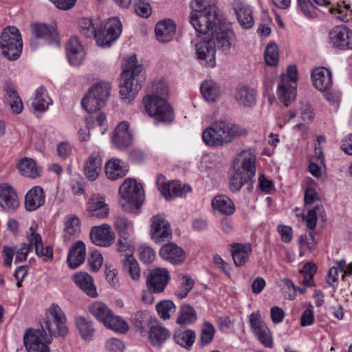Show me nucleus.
I'll return each mask as SVG.
<instances>
[{
    "label": "nucleus",
    "instance_id": "45",
    "mask_svg": "<svg viewBox=\"0 0 352 352\" xmlns=\"http://www.w3.org/2000/svg\"><path fill=\"white\" fill-rule=\"evenodd\" d=\"M18 168L21 173L25 177L34 178L38 175L36 162L31 158L24 157L21 160L18 165Z\"/></svg>",
    "mask_w": 352,
    "mask_h": 352
},
{
    "label": "nucleus",
    "instance_id": "6",
    "mask_svg": "<svg viewBox=\"0 0 352 352\" xmlns=\"http://www.w3.org/2000/svg\"><path fill=\"white\" fill-rule=\"evenodd\" d=\"M66 319L65 313L56 304H52L45 312V319L41 322V328L43 332L52 336L63 338L66 335Z\"/></svg>",
    "mask_w": 352,
    "mask_h": 352
},
{
    "label": "nucleus",
    "instance_id": "60",
    "mask_svg": "<svg viewBox=\"0 0 352 352\" xmlns=\"http://www.w3.org/2000/svg\"><path fill=\"white\" fill-rule=\"evenodd\" d=\"M303 14L309 19H315L318 14L315 7L310 0H297Z\"/></svg>",
    "mask_w": 352,
    "mask_h": 352
},
{
    "label": "nucleus",
    "instance_id": "59",
    "mask_svg": "<svg viewBox=\"0 0 352 352\" xmlns=\"http://www.w3.org/2000/svg\"><path fill=\"white\" fill-rule=\"evenodd\" d=\"M80 31L86 37H91L94 36L97 28L90 19L83 18L79 22Z\"/></svg>",
    "mask_w": 352,
    "mask_h": 352
},
{
    "label": "nucleus",
    "instance_id": "42",
    "mask_svg": "<svg viewBox=\"0 0 352 352\" xmlns=\"http://www.w3.org/2000/svg\"><path fill=\"white\" fill-rule=\"evenodd\" d=\"M124 269L133 280H138L140 277V270L136 259L131 253H126L122 260Z\"/></svg>",
    "mask_w": 352,
    "mask_h": 352
},
{
    "label": "nucleus",
    "instance_id": "34",
    "mask_svg": "<svg viewBox=\"0 0 352 352\" xmlns=\"http://www.w3.org/2000/svg\"><path fill=\"white\" fill-rule=\"evenodd\" d=\"M102 170V158L99 153L94 152L85 165V174L90 180H95Z\"/></svg>",
    "mask_w": 352,
    "mask_h": 352
},
{
    "label": "nucleus",
    "instance_id": "9",
    "mask_svg": "<svg viewBox=\"0 0 352 352\" xmlns=\"http://www.w3.org/2000/svg\"><path fill=\"white\" fill-rule=\"evenodd\" d=\"M23 344L27 352H50L48 344L52 336L43 330L28 328L23 334Z\"/></svg>",
    "mask_w": 352,
    "mask_h": 352
},
{
    "label": "nucleus",
    "instance_id": "37",
    "mask_svg": "<svg viewBox=\"0 0 352 352\" xmlns=\"http://www.w3.org/2000/svg\"><path fill=\"white\" fill-rule=\"evenodd\" d=\"M235 100L240 105L251 107L256 102L255 92L246 86L239 87L236 89Z\"/></svg>",
    "mask_w": 352,
    "mask_h": 352
},
{
    "label": "nucleus",
    "instance_id": "36",
    "mask_svg": "<svg viewBox=\"0 0 352 352\" xmlns=\"http://www.w3.org/2000/svg\"><path fill=\"white\" fill-rule=\"evenodd\" d=\"M212 208L222 214H232L235 211L232 201L225 195H217L212 201Z\"/></svg>",
    "mask_w": 352,
    "mask_h": 352
},
{
    "label": "nucleus",
    "instance_id": "55",
    "mask_svg": "<svg viewBox=\"0 0 352 352\" xmlns=\"http://www.w3.org/2000/svg\"><path fill=\"white\" fill-rule=\"evenodd\" d=\"M264 57L268 65H276L279 60L278 46L275 44L267 45L264 52Z\"/></svg>",
    "mask_w": 352,
    "mask_h": 352
},
{
    "label": "nucleus",
    "instance_id": "14",
    "mask_svg": "<svg viewBox=\"0 0 352 352\" xmlns=\"http://www.w3.org/2000/svg\"><path fill=\"white\" fill-rule=\"evenodd\" d=\"M331 45L341 50H352V30L346 25H337L329 32Z\"/></svg>",
    "mask_w": 352,
    "mask_h": 352
},
{
    "label": "nucleus",
    "instance_id": "20",
    "mask_svg": "<svg viewBox=\"0 0 352 352\" xmlns=\"http://www.w3.org/2000/svg\"><path fill=\"white\" fill-rule=\"evenodd\" d=\"M172 231L169 223L161 215H155L152 218L151 235L156 242H162L169 238Z\"/></svg>",
    "mask_w": 352,
    "mask_h": 352
},
{
    "label": "nucleus",
    "instance_id": "33",
    "mask_svg": "<svg viewBox=\"0 0 352 352\" xmlns=\"http://www.w3.org/2000/svg\"><path fill=\"white\" fill-rule=\"evenodd\" d=\"M52 103V100L49 97L46 89L43 86L38 87L32 102L34 113L45 111Z\"/></svg>",
    "mask_w": 352,
    "mask_h": 352
},
{
    "label": "nucleus",
    "instance_id": "31",
    "mask_svg": "<svg viewBox=\"0 0 352 352\" xmlns=\"http://www.w3.org/2000/svg\"><path fill=\"white\" fill-rule=\"evenodd\" d=\"M72 279L77 286L84 291L89 296L96 298L98 293L93 283L92 277L86 272H80L72 276Z\"/></svg>",
    "mask_w": 352,
    "mask_h": 352
},
{
    "label": "nucleus",
    "instance_id": "23",
    "mask_svg": "<svg viewBox=\"0 0 352 352\" xmlns=\"http://www.w3.org/2000/svg\"><path fill=\"white\" fill-rule=\"evenodd\" d=\"M86 246L82 241H77L69 248L67 254V264L69 268L74 270L82 264L85 260Z\"/></svg>",
    "mask_w": 352,
    "mask_h": 352
},
{
    "label": "nucleus",
    "instance_id": "49",
    "mask_svg": "<svg viewBox=\"0 0 352 352\" xmlns=\"http://www.w3.org/2000/svg\"><path fill=\"white\" fill-rule=\"evenodd\" d=\"M156 310L161 318L168 320L171 314L175 312L176 307L172 300H164L156 305Z\"/></svg>",
    "mask_w": 352,
    "mask_h": 352
},
{
    "label": "nucleus",
    "instance_id": "21",
    "mask_svg": "<svg viewBox=\"0 0 352 352\" xmlns=\"http://www.w3.org/2000/svg\"><path fill=\"white\" fill-rule=\"evenodd\" d=\"M19 204L16 190L7 184H0V207L8 212H14Z\"/></svg>",
    "mask_w": 352,
    "mask_h": 352
},
{
    "label": "nucleus",
    "instance_id": "15",
    "mask_svg": "<svg viewBox=\"0 0 352 352\" xmlns=\"http://www.w3.org/2000/svg\"><path fill=\"white\" fill-rule=\"evenodd\" d=\"M215 43L208 36L195 44L197 58L205 66L213 67L215 65Z\"/></svg>",
    "mask_w": 352,
    "mask_h": 352
},
{
    "label": "nucleus",
    "instance_id": "48",
    "mask_svg": "<svg viewBox=\"0 0 352 352\" xmlns=\"http://www.w3.org/2000/svg\"><path fill=\"white\" fill-rule=\"evenodd\" d=\"M114 226L120 236H123L124 238L130 237L133 232V223L125 217L118 216L116 217Z\"/></svg>",
    "mask_w": 352,
    "mask_h": 352
},
{
    "label": "nucleus",
    "instance_id": "63",
    "mask_svg": "<svg viewBox=\"0 0 352 352\" xmlns=\"http://www.w3.org/2000/svg\"><path fill=\"white\" fill-rule=\"evenodd\" d=\"M106 349L112 352H122L125 349L124 343L118 339L111 338L106 342Z\"/></svg>",
    "mask_w": 352,
    "mask_h": 352
},
{
    "label": "nucleus",
    "instance_id": "5",
    "mask_svg": "<svg viewBox=\"0 0 352 352\" xmlns=\"http://www.w3.org/2000/svg\"><path fill=\"white\" fill-rule=\"evenodd\" d=\"M27 238L29 241L28 244L23 243L21 248L19 249L14 248L16 263L25 261L32 247L35 248L36 254L38 257H43V261H47L48 260L52 259V248L49 245L43 247L41 236L40 234L36 232L32 227L30 228Z\"/></svg>",
    "mask_w": 352,
    "mask_h": 352
},
{
    "label": "nucleus",
    "instance_id": "18",
    "mask_svg": "<svg viewBox=\"0 0 352 352\" xmlns=\"http://www.w3.org/2000/svg\"><path fill=\"white\" fill-rule=\"evenodd\" d=\"M94 244L100 247H109L114 242V234L109 224L104 223L91 228L89 233Z\"/></svg>",
    "mask_w": 352,
    "mask_h": 352
},
{
    "label": "nucleus",
    "instance_id": "1",
    "mask_svg": "<svg viewBox=\"0 0 352 352\" xmlns=\"http://www.w3.org/2000/svg\"><path fill=\"white\" fill-rule=\"evenodd\" d=\"M152 87L153 94L143 99L146 111L157 122H171L174 115L173 109L166 102L169 91L167 84L162 80L155 81Z\"/></svg>",
    "mask_w": 352,
    "mask_h": 352
},
{
    "label": "nucleus",
    "instance_id": "13",
    "mask_svg": "<svg viewBox=\"0 0 352 352\" xmlns=\"http://www.w3.org/2000/svg\"><path fill=\"white\" fill-rule=\"evenodd\" d=\"M249 322L252 331L259 342L267 348H272L274 342L272 333L259 312L252 313L249 316Z\"/></svg>",
    "mask_w": 352,
    "mask_h": 352
},
{
    "label": "nucleus",
    "instance_id": "39",
    "mask_svg": "<svg viewBox=\"0 0 352 352\" xmlns=\"http://www.w3.org/2000/svg\"><path fill=\"white\" fill-rule=\"evenodd\" d=\"M81 104L87 113H93L104 107L105 103L102 99L98 98L94 95L93 92L88 91V93L82 99Z\"/></svg>",
    "mask_w": 352,
    "mask_h": 352
},
{
    "label": "nucleus",
    "instance_id": "7",
    "mask_svg": "<svg viewBox=\"0 0 352 352\" xmlns=\"http://www.w3.org/2000/svg\"><path fill=\"white\" fill-rule=\"evenodd\" d=\"M0 45L3 54L8 60H16L21 55L23 47L21 35L14 26L6 28L0 37Z\"/></svg>",
    "mask_w": 352,
    "mask_h": 352
},
{
    "label": "nucleus",
    "instance_id": "43",
    "mask_svg": "<svg viewBox=\"0 0 352 352\" xmlns=\"http://www.w3.org/2000/svg\"><path fill=\"white\" fill-rule=\"evenodd\" d=\"M197 320V314L195 309L190 305H184L181 307L177 323L181 326H187L192 324Z\"/></svg>",
    "mask_w": 352,
    "mask_h": 352
},
{
    "label": "nucleus",
    "instance_id": "58",
    "mask_svg": "<svg viewBox=\"0 0 352 352\" xmlns=\"http://www.w3.org/2000/svg\"><path fill=\"white\" fill-rule=\"evenodd\" d=\"M182 279L183 282L181 284L180 289L176 292V295L179 298H184L187 296L194 286V280L188 275H184Z\"/></svg>",
    "mask_w": 352,
    "mask_h": 352
},
{
    "label": "nucleus",
    "instance_id": "10",
    "mask_svg": "<svg viewBox=\"0 0 352 352\" xmlns=\"http://www.w3.org/2000/svg\"><path fill=\"white\" fill-rule=\"evenodd\" d=\"M32 38L30 45L32 49L38 46L39 38L44 40L49 45L59 47L60 38L56 28L52 25L42 23H34L31 24Z\"/></svg>",
    "mask_w": 352,
    "mask_h": 352
},
{
    "label": "nucleus",
    "instance_id": "57",
    "mask_svg": "<svg viewBox=\"0 0 352 352\" xmlns=\"http://www.w3.org/2000/svg\"><path fill=\"white\" fill-rule=\"evenodd\" d=\"M323 212L324 208L322 205H316L313 209L309 210L305 218L307 228L310 230L314 229L317 222L316 214H322Z\"/></svg>",
    "mask_w": 352,
    "mask_h": 352
},
{
    "label": "nucleus",
    "instance_id": "27",
    "mask_svg": "<svg viewBox=\"0 0 352 352\" xmlns=\"http://www.w3.org/2000/svg\"><path fill=\"white\" fill-rule=\"evenodd\" d=\"M128 170L126 164L120 159H111L105 165V174L111 180H116L124 177Z\"/></svg>",
    "mask_w": 352,
    "mask_h": 352
},
{
    "label": "nucleus",
    "instance_id": "25",
    "mask_svg": "<svg viewBox=\"0 0 352 352\" xmlns=\"http://www.w3.org/2000/svg\"><path fill=\"white\" fill-rule=\"evenodd\" d=\"M45 199V195L43 188L34 186L25 195V207L28 211H34L44 204Z\"/></svg>",
    "mask_w": 352,
    "mask_h": 352
},
{
    "label": "nucleus",
    "instance_id": "38",
    "mask_svg": "<svg viewBox=\"0 0 352 352\" xmlns=\"http://www.w3.org/2000/svg\"><path fill=\"white\" fill-rule=\"evenodd\" d=\"M89 312L104 324L112 313L111 310L102 302L96 301L89 306Z\"/></svg>",
    "mask_w": 352,
    "mask_h": 352
},
{
    "label": "nucleus",
    "instance_id": "28",
    "mask_svg": "<svg viewBox=\"0 0 352 352\" xmlns=\"http://www.w3.org/2000/svg\"><path fill=\"white\" fill-rule=\"evenodd\" d=\"M160 254L163 259L175 264L180 263L185 259L183 250L173 243H167L162 247Z\"/></svg>",
    "mask_w": 352,
    "mask_h": 352
},
{
    "label": "nucleus",
    "instance_id": "56",
    "mask_svg": "<svg viewBox=\"0 0 352 352\" xmlns=\"http://www.w3.org/2000/svg\"><path fill=\"white\" fill-rule=\"evenodd\" d=\"M192 11H213L217 12L214 0H192L190 3Z\"/></svg>",
    "mask_w": 352,
    "mask_h": 352
},
{
    "label": "nucleus",
    "instance_id": "40",
    "mask_svg": "<svg viewBox=\"0 0 352 352\" xmlns=\"http://www.w3.org/2000/svg\"><path fill=\"white\" fill-rule=\"evenodd\" d=\"M170 336L169 331L161 326H153L149 331V340L152 345L160 346Z\"/></svg>",
    "mask_w": 352,
    "mask_h": 352
},
{
    "label": "nucleus",
    "instance_id": "3",
    "mask_svg": "<svg viewBox=\"0 0 352 352\" xmlns=\"http://www.w3.org/2000/svg\"><path fill=\"white\" fill-rule=\"evenodd\" d=\"M256 155L254 150H244L239 153L232 162L233 170L230 177V189L239 192L251 180L256 173Z\"/></svg>",
    "mask_w": 352,
    "mask_h": 352
},
{
    "label": "nucleus",
    "instance_id": "61",
    "mask_svg": "<svg viewBox=\"0 0 352 352\" xmlns=\"http://www.w3.org/2000/svg\"><path fill=\"white\" fill-rule=\"evenodd\" d=\"M102 256L98 251H94L88 258L90 269L93 272H98L102 265Z\"/></svg>",
    "mask_w": 352,
    "mask_h": 352
},
{
    "label": "nucleus",
    "instance_id": "30",
    "mask_svg": "<svg viewBox=\"0 0 352 352\" xmlns=\"http://www.w3.org/2000/svg\"><path fill=\"white\" fill-rule=\"evenodd\" d=\"M234 10L239 24L244 28L249 29L254 23L252 11L250 7L241 1L235 2Z\"/></svg>",
    "mask_w": 352,
    "mask_h": 352
},
{
    "label": "nucleus",
    "instance_id": "12",
    "mask_svg": "<svg viewBox=\"0 0 352 352\" xmlns=\"http://www.w3.org/2000/svg\"><path fill=\"white\" fill-rule=\"evenodd\" d=\"M119 194L122 199L134 206L136 208H140L144 200V193L142 185L131 178L126 179L120 186Z\"/></svg>",
    "mask_w": 352,
    "mask_h": 352
},
{
    "label": "nucleus",
    "instance_id": "62",
    "mask_svg": "<svg viewBox=\"0 0 352 352\" xmlns=\"http://www.w3.org/2000/svg\"><path fill=\"white\" fill-rule=\"evenodd\" d=\"M155 252L150 247L142 246L139 248L140 259L144 263H150L155 258Z\"/></svg>",
    "mask_w": 352,
    "mask_h": 352
},
{
    "label": "nucleus",
    "instance_id": "51",
    "mask_svg": "<svg viewBox=\"0 0 352 352\" xmlns=\"http://www.w3.org/2000/svg\"><path fill=\"white\" fill-rule=\"evenodd\" d=\"M81 232V221L74 214L67 217V238H76Z\"/></svg>",
    "mask_w": 352,
    "mask_h": 352
},
{
    "label": "nucleus",
    "instance_id": "64",
    "mask_svg": "<svg viewBox=\"0 0 352 352\" xmlns=\"http://www.w3.org/2000/svg\"><path fill=\"white\" fill-rule=\"evenodd\" d=\"M135 10L138 15L148 17L151 13V7L148 3L140 1L135 5Z\"/></svg>",
    "mask_w": 352,
    "mask_h": 352
},
{
    "label": "nucleus",
    "instance_id": "32",
    "mask_svg": "<svg viewBox=\"0 0 352 352\" xmlns=\"http://www.w3.org/2000/svg\"><path fill=\"white\" fill-rule=\"evenodd\" d=\"M232 256L236 267H242L248 262L252 252L250 244L234 243L231 247Z\"/></svg>",
    "mask_w": 352,
    "mask_h": 352
},
{
    "label": "nucleus",
    "instance_id": "41",
    "mask_svg": "<svg viewBox=\"0 0 352 352\" xmlns=\"http://www.w3.org/2000/svg\"><path fill=\"white\" fill-rule=\"evenodd\" d=\"M75 324L83 340L89 341L92 339L95 330L91 321L78 316L75 318Z\"/></svg>",
    "mask_w": 352,
    "mask_h": 352
},
{
    "label": "nucleus",
    "instance_id": "4",
    "mask_svg": "<svg viewBox=\"0 0 352 352\" xmlns=\"http://www.w3.org/2000/svg\"><path fill=\"white\" fill-rule=\"evenodd\" d=\"M145 80L143 67L137 64L135 56H130L121 75L120 94L123 99L134 98Z\"/></svg>",
    "mask_w": 352,
    "mask_h": 352
},
{
    "label": "nucleus",
    "instance_id": "54",
    "mask_svg": "<svg viewBox=\"0 0 352 352\" xmlns=\"http://www.w3.org/2000/svg\"><path fill=\"white\" fill-rule=\"evenodd\" d=\"M317 267L314 263H307L303 265L300 270L303 276L302 284L305 286L310 287L314 285L313 277L316 273Z\"/></svg>",
    "mask_w": 352,
    "mask_h": 352
},
{
    "label": "nucleus",
    "instance_id": "35",
    "mask_svg": "<svg viewBox=\"0 0 352 352\" xmlns=\"http://www.w3.org/2000/svg\"><path fill=\"white\" fill-rule=\"evenodd\" d=\"M277 92L279 100L284 102L285 106H288L289 102L294 100L296 97V88L288 84L283 74L280 76Z\"/></svg>",
    "mask_w": 352,
    "mask_h": 352
},
{
    "label": "nucleus",
    "instance_id": "53",
    "mask_svg": "<svg viewBox=\"0 0 352 352\" xmlns=\"http://www.w3.org/2000/svg\"><path fill=\"white\" fill-rule=\"evenodd\" d=\"M111 87L108 82H100L92 86L89 91L105 103L110 95Z\"/></svg>",
    "mask_w": 352,
    "mask_h": 352
},
{
    "label": "nucleus",
    "instance_id": "17",
    "mask_svg": "<svg viewBox=\"0 0 352 352\" xmlns=\"http://www.w3.org/2000/svg\"><path fill=\"white\" fill-rule=\"evenodd\" d=\"M161 179H164L162 175L158 177L157 184L159 190L166 199H170L173 197H184L191 190V188L188 185H182L177 181L166 183L164 181L161 182Z\"/></svg>",
    "mask_w": 352,
    "mask_h": 352
},
{
    "label": "nucleus",
    "instance_id": "8",
    "mask_svg": "<svg viewBox=\"0 0 352 352\" xmlns=\"http://www.w3.org/2000/svg\"><path fill=\"white\" fill-rule=\"evenodd\" d=\"M190 22L195 28L197 35L212 32L220 23L218 14L212 9L210 11H192L189 18Z\"/></svg>",
    "mask_w": 352,
    "mask_h": 352
},
{
    "label": "nucleus",
    "instance_id": "2",
    "mask_svg": "<svg viewBox=\"0 0 352 352\" xmlns=\"http://www.w3.org/2000/svg\"><path fill=\"white\" fill-rule=\"evenodd\" d=\"M247 130L231 122L219 120L204 130L202 139L209 146H221L231 143L234 139L247 135Z\"/></svg>",
    "mask_w": 352,
    "mask_h": 352
},
{
    "label": "nucleus",
    "instance_id": "44",
    "mask_svg": "<svg viewBox=\"0 0 352 352\" xmlns=\"http://www.w3.org/2000/svg\"><path fill=\"white\" fill-rule=\"evenodd\" d=\"M5 91L6 102L9 103L12 111L16 113H21L23 108V104L17 91L10 87H6Z\"/></svg>",
    "mask_w": 352,
    "mask_h": 352
},
{
    "label": "nucleus",
    "instance_id": "19",
    "mask_svg": "<svg viewBox=\"0 0 352 352\" xmlns=\"http://www.w3.org/2000/svg\"><path fill=\"white\" fill-rule=\"evenodd\" d=\"M215 43L217 48L228 52L234 41V34L228 28L220 24L209 35Z\"/></svg>",
    "mask_w": 352,
    "mask_h": 352
},
{
    "label": "nucleus",
    "instance_id": "22",
    "mask_svg": "<svg viewBox=\"0 0 352 352\" xmlns=\"http://www.w3.org/2000/svg\"><path fill=\"white\" fill-rule=\"evenodd\" d=\"M129 124L127 122H120L115 129L112 142L118 149H126L133 143V136L129 130Z\"/></svg>",
    "mask_w": 352,
    "mask_h": 352
},
{
    "label": "nucleus",
    "instance_id": "26",
    "mask_svg": "<svg viewBox=\"0 0 352 352\" xmlns=\"http://www.w3.org/2000/svg\"><path fill=\"white\" fill-rule=\"evenodd\" d=\"M176 31V26L170 19L159 21L155 25V36L160 43H168L172 40Z\"/></svg>",
    "mask_w": 352,
    "mask_h": 352
},
{
    "label": "nucleus",
    "instance_id": "16",
    "mask_svg": "<svg viewBox=\"0 0 352 352\" xmlns=\"http://www.w3.org/2000/svg\"><path fill=\"white\" fill-rule=\"evenodd\" d=\"M170 278L169 272L166 268L153 269L147 276V287L153 293H161L164 292Z\"/></svg>",
    "mask_w": 352,
    "mask_h": 352
},
{
    "label": "nucleus",
    "instance_id": "47",
    "mask_svg": "<svg viewBox=\"0 0 352 352\" xmlns=\"http://www.w3.org/2000/svg\"><path fill=\"white\" fill-rule=\"evenodd\" d=\"M104 326L114 331L124 333L129 330L128 324L120 317L115 316L113 312L107 318Z\"/></svg>",
    "mask_w": 352,
    "mask_h": 352
},
{
    "label": "nucleus",
    "instance_id": "29",
    "mask_svg": "<svg viewBox=\"0 0 352 352\" xmlns=\"http://www.w3.org/2000/svg\"><path fill=\"white\" fill-rule=\"evenodd\" d=\"M85 52L77 37H71L67 43V59L72 65H79L85 58Z\"/></svg>",
    "mask_w": 352,
    "mask_h": 352
},
{
    "label": "nucleus",
    "instance_id": "11",
    "mask_svg": "<svg viewBox=\"0 0 352 352\" xmlns=\"http://www.w3.org/2000/svg\"><path fill=\"white\" fill-rule=\"evenodd\" d=\"M122 32V24L118 17L109 19L103 29H97L94 38L97 44L101 47H109L116 41Z\"/></svg>",
    "mask_w": 352,
    "mask_h": 352
},
{
    "label": "nucleus",
    "instance_id": "24",
    "mask_svg": "<svg viewBox=\"0 0 352 352\" xmlns=\"http://www.w3.org/2000/svg\"><path fill=\"white\" fill-rule=\"evenodd\" d=\"M311 78L316 88L321 91H327L332 85L331 73L326 67L314 69L311 72Z\"/></svg>",
    "mask_w": 352,
    "mask_h": 352
},
{
    "label": "nucleus",
    "instance_id": "52",
    "mask_svg": "<svg viewBox=\"0 0 352 352\" xmlns=\"http://www.w3.org/2000/svg\"><path fill=\"white\" fill-rule=\"evenodd\" d=\"M214 333L215 329L214 326L210 322L205 321L202 324L200 334V346L204 347L209 344L213 340Z\"/></svg>",
    "mask_w": 352,
    "mask_h": 352
},
{
    "label": "nucleus",
    "instance_id": "46",
    "mask_svg": "<svg viewBox=\"0 0 352 352\" xmlns=\"http://www.w3.org/2000/svg\"><path fill=\"white\" fill-rule=\"evenodd\" d=\"M196 339V334L193 330L188 329L174 335V340L181 346L190 349Z\"/></svg>",
    "mask_w": 352,
    "mask_h": 352
},
{
    "label": "nucleus",
    "instance_id": "50",
    "mask_svg": "<svg viewBox=\"0 0 352 352\" xmlns=\"http://www.w3.org/2000/svg\"><path fill=\"white\" fill-rule=\"evenodd\" d=\"M201 92L204 99L208 102H214L219 96V90L215 83L205 81L201 85Z\"/></svg>",
    "mask_w": 352,
    "mask_h": 352
}]
</instances>
